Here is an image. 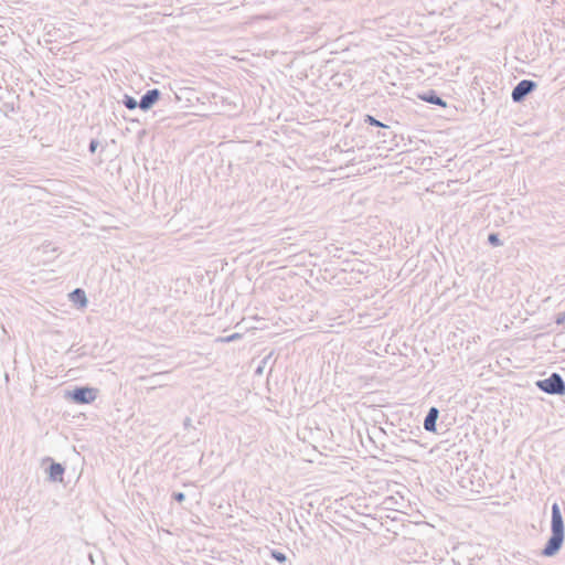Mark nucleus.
Masks as SVG:
<instances>
[{"instance_id": "f257e3e1", "label": "nucleus", "mask_w": 565, "mask_h": 565, "mask_svg": "<svg viewBox=\"0 0 565 565\" xmlns=\"http://www.w3.org/2000/svg\"><path fill=\"white\" fill-rule=\"evenodd\" d=\"M551 531L552 535L542 550V555L547 557L557 554L564 542V521L561 508L557 503H553L552 505Z\"/></svg>"}, {"instance_id": "f03ea898", "label": "nucleus", "mask_w": 565, "mask_h": 565, "mask_svg": "<svg viewBox=\"0 0 565 565\" xmlns=\"http://www.w3.org/2000/svg\"><path fill=\"white\" fill-rule=\"evenodd\" d=\"M536 386L546 394H565V382L558 373H552L547 379L537 381Z\"/></svg>"}, {"instance_id": "7ed1b4c3", "label": "nucleus", "mask_w": 565, "mask_h": 565, "mask_svg": "<svg viewBox=\"0 0 565 565\" xmlns=\"http://www.w3.org/2000/svg\"><path fill=\"white\" fill-rule=\"evenodd\" d=\"M68 396L77 404H89L97 397V390L92 387H76L68 392Z\"/></svg>"}, {"instance_id": "20e7f679", "label": "nucleus", "mask_w": 565, "mask_h": 565, "mask_svg": "<svg viewBox=\"0 0 565 565\" xmlns=\"http://www.w3.org/2000/svg\"><path fill=\"white\" fill-rule=\"evenodd\" d=\"M536 88V83L531 79H522L512 90L511 97L514 103H521Z\"/></svg>"}, {"instance_id": "39448f33", "label": "nucleus", "mask_w": 565, "mask_h": 565, "mask_svg": "<svg viewBox=\"0 0 565 565\" xmlns=\"http://www.w3.org/2000/svg\"><path fill=\"white\" fill-rule=\"evenodd\" d=\"M160 95L158 88L147 90L140 98L139 107L142 110H149L159 100Z\"/></svg>"}, {"instance_id": "423d86ee", "label": "nucleus", "mask_w": 565, "mask_h": 565, "mask_svg": "<svg viewBox=\"0 0 565 565\" xmlns=\"http://www.w3.org/2000/svg\"><path fill=\"white\" fill-rule=\"evenodd\" d=\"M439 411L436 407H431L425 419H424V428L427 431L434 433L436 431V422L438 419Z\"/></svg>"}, {"instance_id": "0eeeda50", "label": "nucleus", "mask_w": 565, "mask_h": 565, "mask_svg": "<svg viewBox=\"0 0 565 565\" xmlns=\"http://www.w3.org/2000/svg\"><path fill=\"white\" fill-rule=\"evenodd\" d=\"M64 467L58 462H52L49 467V478L51 481L54 482H62L63 481V475H64Z\"/></svg>"}, {"instance_id": "6e6552de", "label": "nucleus", "mask_w": 565, "mask_h": 565, "mask_svg": "<svg viewBox=\"0 0 565 565\" xmlns=\"http://www.w3.org/2000/svg\"><path fill=\"white\" fill-rule=\"evenodd\" d=\"M419 97H420V99H423L429 104L443 106V107L446 106V103L444 102V99L441 97H439L435 90H428L427 93H424Z\"/></svg>"}, {"instance_id": "1a4fd4ad", "label": "nucleus", "mask_w": 565, "mask_h": 565, "mask_svg": "<svg viewBox=\"0 0 565 565\" xmlns=\"http://www.w3.org/2000/svg\"><path fill=\"white\" fill-rule=\"evenodd\" d=\"M70 299L74 303H78L81 307H86L87 305V297L83 289L76 288L70 294Z\"/></svg>"}, {"instance_id": "9d476101", "label": "nucleus", "mask_w": 565, "mask_h": 565, "mask_svg": "<svg viewBox=\"0 0 565 565\" xmlns=\"http://www.w3.org/2000/svg\"><path fill=\"white\" fill-rule=\"evenodd\" d=\"M163 375H166V373H153L148 377H141V380L150 383L149 390H154L156 387L163 386V383L160 381V377Z\"/></svg>"}, {"instance_id": "9b49d317", "label": "nucleus", "mask_w": 565, "mask_h": 565, "mask_svg": "<svg viewBox=\"0 0 565 565\" xmlns=\"http://www.w3.org/2000/svg\"><path fill=\"white\" fill-rule=\"evenodd\" d=\"M401 502L395 497H388L385 499L384 503L388 509L399 510L405 507L403 497H399Z\"/></svg>"}, {"instance_id": "f8f14e48", "label": "nucleus", "mask_w": 565, "mask_h": 565, "mask_svg": "<svg viewBox=\"0 0 565 565\" xmlns=\"http://www.w3.org/2000/svg\"><path fill=\"white\" fill-rule=\"evenodd\" d=\"M122 104L130 110L139 106V103L132 96L129 95L124 96Z\"/></svg>"}, {"instance_id": "ddd939ff", "label": "nucleus", "mask_w": 565, "mask_h": 565, "mask_svg": "<svg viewBox=\"0 0 565 565\" xmlns=\"http://www.w3.org/2000/svg\"><path fill=\"white\" fill-rule=\"evenodd\" d=\"M488 242L492 246H501L502 245V241L499 238V235L497 233L489 234Z\"/></svg>"}, {"instance_id": "4468645a", "label": "nucleus", "mask_w": 565, "mask_h": 565, "mask_svg": "<svg viewBox=\"0 0 565 565\" xmlns=\"http://www.w3.org/2000/svg\"><path fill=\"white\" fill-rule=\"evenodd\" d=\"M364 121L367 122L371 126L386 127L384 124H382L380 120H377L376 118H374L371 115H366Z\"/></svg>"}, {"instance_id": "2eb2a0df", "label": "nucleus", "mask_w": 565, "mask_h": 565, "mask_svg": "<svg viewBox=\"0 0 565 565\" xmlns=\"http://www.w3.org/2000/svg\"><path fill=\"white\" fill-rule=\"evenodd\" d=\"M271 556H273L276 561H278V562H280V563H284V562L287 559V557H286V555H285L284 553L278 552V551H276V550H273V551H271Z\"/></svg>"}, {"instance_id": "dca6fc26", "label": "nucleus", "mask_w": 565, "mask_h": 565, "mask_svg": "<svg viewBox=\"0 0 565 565\" xmlns=\"http://www.w3.org/2000/svg\"><path fill=\"white\" fill-rule=\"evenodd\" d=\"M98 145H99L98 140L92 139L90 142H89V147H88L89 151L92 153H94L96 151Z\"/></svg>"}, {"instance_id": "f3484780", "label": "nucleus", "mask_w": 565, "mask_h": 565, "mask_svg": "<svg viewBox=\"0 0 565 565\" xmlns=\"http://www.w3.org/2000/svg\"><path fill=\"white\" fill-rule=\"evenodd\" d=\"M173 499H174L175 501H178V502H182V501H184L185 495H184V493H183V492H174V493H173Z\"/></svg>"}, {"instance_id": "a211bd4d", "label": "nucleus", "mask_w": 565, "mask_h": 565, "mask_svg": "<svg viewBox=\"0 0 565 565\" xmlns=\"http://www.w3.org/2000/svg\"><path fill=\"white\" fill-rule=\"evenodd\" d=\"M555 322L557 324H565V311L557 315Z\"/></svg>"}, {"instance_id": "6ab92c4d", "label": "nucleus", "mask_w": 565, "mask_h": 565, "mask_svg": "<svg viewBox=\"0 0 565 565\" xmlns=\"http://www.w3.org/2000/svg\"><path fill=\"white\" fill-rule=\"evenodd\" d=\"M183 426L185 429L188 428H191L192 427V419L190 417H186L183 422Z\"/></svg>"}, {"instance_id": "aec40b11", "label": "nucleus", "mask_w": 565, "mask_h": 565, "mask_svg": "<svg viewBox=\"0 0 565 565\" xmlns=\"http://www.w3.org/2000/svg\"><path fill=\"white\" fill-rule=\"evenodd\" d=\"M237 337H238V334H233V335L227 337L226 339H224V341L228 342V341H232V340L236 339Z\"/></svg>"}]
</instances>
